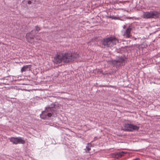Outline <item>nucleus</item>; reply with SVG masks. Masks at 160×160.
<instances>
[{"label": "nucleus", "mask_w": 160, "mask_h": 160, "mask_svg": "<svg viewBox=\"0 0 160 160\" xmlns=\"http://www.w3.org/2000/svg\"><path fill=\"white\" fill-rule=\"evenodd\" d=\"M35 38H36V40H40V38L39 37H38L37 36L35 35Z\"/></svg>", "instance_id": "a211bd4d"}, {"label": "nucleus", "mask_w": 160, "mask_h": 160, "mask_svg": "<svg viewBox=\"0 0 160 160\" xmlns=\"http://www.w3.org/2000/svg\"><path fill=\"white\" fill-rule=\"evenodd\" d=\"M84 150L85 151V152H86V150H87V149L86 148L84 149Z\"/></svg>", "instance_id": "b1692460"}, {"label": "nucleus", "mask_w": 160, "mask_h": 160, "mask_svg": "<svg viewBox=\"0 0 160 160\" xmlns=\"http://www.w3.org/2000/svg\"><path fill=\"white\" fill-rule=\"evenodd\" d=\"M126 18L127 19H132V17H127Z\"/></svg>", "instance_id": "6ab92c4d"}, {"label": "nucleus", "mask_w": 160, "mask_h": 160, "mask_svg": "<svg viewBox=\"0 0 160 160\" xmlns=\"http://www.w3.org/2000/svg\"><path fill=\"white\" fill-rule=\"evenodd\" d=\"M30 90H41V89H31ZM44 90H46L44 89Z\"/></svg>", "instance_id": "aec40b11"}, {"label": "nucleus", "mask_w": 160, "mask_h": 160, "mask_svg": "<svg viewBox=\"0 0 160 160\" xmlns=\"http://www.w3.org/2000/svg\"><path fill=\"white\" fill-rule=\"evenodd\" d=\"M126 59V57L124 55L117 56L116 59L112 60V64L118 68L125 65Z\"/></svg>", "instance_id": "7ed1b4c3"}, {"label": "nucleus", "mask_w": 160, "mask_h": 160, "mask_svg": "<svg viewBox=\"0 0 160 160\" xmlns=\"http://www.w3.org/2000/svg\"><path fill=\"white\" fill-rule=\"evenodd\" d=\"M123 28L125 29L126 28V26L125 25H124L123 27Z\"/></svg>", "instance_id": "4be33fe9"}, {"label": "nucleus", "mask_w": 160, "mask_h": 160, "mask_svg": "<svg viewBox=\"0 0 160 160\" xmlns=\"http://www.w3.org/2000/svg\"><path fill=\"white\" fill-rule=\"evenodd\" d=\"M91 144L90 143H88L87 144L86 146V149L87 150H86V152H89L91 150Z\"/></svg>", "instance_id": "ddd939ff"}, {"label": "nucleus", "mask_w": 160, "mask_h": 160, "mask_svg": "<svg viewBox=\"0 0 160 160\" xmlns=\"http://www.w3.org/2000/svg\"><path fill=\"white\" fill-rule=\"evenodd\" d=\"M51 117V114L49 112H48L45 110L42 112L40 115V118L44 119H48Z\"/></svg>", "instance_id": "1a4fd4ad"}, {"label": "nucleus", "mask_w": 160, "mask_h": 160, "mask_svg": "<svg viewBox=\"0 0 160 160\" xmlns=\"http://www.w3.org/2000/svg\"><path fill=\"white\" fill-rule=\"evenodd\" d=\"M126 153L122 151L118 153V155L119 156H123Z\"/></svg>", "instance_id": "dca6fc26"}, {"label": "nucleus", "mask_w": 160, "mask_h": 160, "mask_svg": "<svg viewBox=\"0 0 160 160\" xmlns=\"http://www.w3.org/2000/svg\"><path fill=\"white\" fill-rule=\"evenodd\" d=\"M37 2V0H24L22 1V4H28L30 5L35 4Z\"/></svg>", "instance_id": "9d476101"}, {"label": "nucleus", "mask_w": 160, "mask_h": 160, "mask_svg": "<svg viewBox=\"0 0 160 160\" xmlns=\"http://www.w3.org/2000/svg\"><path fill=\"white\" fill-rule=\"evenodd\" d=\"M34 31L32 30L30 32L27 33L26 35V38L27 41L31 43H33L34 42V39L35 37Z\"/></svg>", "instance_id": "39448f33"}, {"label": "nucleus", "mask_w": 160, "mask_h": 160, "mask_svg": "<svg viewBox=\"0 0 160 160\" xmlns=\"http://www.w3.org/2000/svg\"><path fill=\"white\" fill-rule=\"evenodd\" d=\"M78 57V54L75 53L68 52L63 54L57 53L53 61L56 64L60 63L62 61L65 63H68L74 61Z\"/></svg>", "instance_id": "f257e3e1"}, {"label": "nucleus", "mask_w": 160, "mask_h": 160, "mask_svg": "<svg viewBox=\"0 0 160 160\" xmlns=\"http://www.w3.org/2000/svg\"><path fill=\"white\" fill-rule=\"evenodd\" d=\"M10 89H11V88H9ZM11 89H13V87H11Z\"/></svg>", "instance_id": "5701e85b"}, {"label": "nucleus", "mask_w": 160, "mask_h": 160, "mask_svg": "<svg viewBox=\"0 0 160 160\" xmlns=\"http://www.w3.org/2000/svg\"><path fill=\"white\" fill-rule=\"evenodd\" d=\"M112 16H111V15H110V16H107V17L108 18H110V17H112Z\"/></svg>", "instance_id": "412c9836"}, {"label": "nucleus", "mask_w": 160, "mask_h": 160, "mask_svg": "<svg viewBox=\"0 0 160 160\" xmlns=\"http://www.w3.org/2000/svg\"><path fill=\"white\" fill-rule=\"evenodd\" d=\"M31 65H24L21 69V72H22L26 71H30L31 70Z\"/></svg>", "instance_id": "9b49d317"}, {"label": "nucleus", "mask_w": 160, "mask_h": 160, "mask_svg": "<svg viewBox=\"0 0 160 160\" xmlns=\"http://www.w3.org/2000/svg\"><path fill=\"white\" fill-rule=\"evenodd\" d=\"M110 18H111V19H118V18L114 15L112 16V17H110Z\"/></svg>", "instance_id": "f3484780"}, {"label": "nucleus", "mask_w": 160, "mask_h": 160, "mask_svg": "<svg viewBox=\"0 0 160 160\" xmlns=\"http://www.w3.org/2000/svg\"><path fill=\"white\" fill-rule=\"evenodd\" d=\"M54 107L55 104H51L50 106L46 107L45 109L48 112H49L51 114V116L54 114V113L55 111V108Z\"/></svg>", "instance_id": "6e6552de"}, {"label": "nucleus", "mask_w": 160, "mask_h": 160, "mask_svg": "<svg viewBox=\"0 0 160 160\" xmlns=\"http://www.w3.org/2000/svg\"><path fill=\"white\" fill-rule=\"evenodd\" d=\"M160 17V12L156 10L144 12L143 15L144 18H156Z\"/></svg>", "instance_id": "20e7f679"}, {"label": "nucleus", "mask_w": 160, "mask_h": 160, "mask_svg": "<svg viewBox=\"0 0 160 160\" xmlns=\"http://www.w3.org/2000/svg\"><path fill=\"white\" fill-rule=\"evenodd\" d=\"M139 128L137 125L132 124H125L124 128L122 130L125 131L132 132L134 130H138Z\"/></svg>", "instance_id": "423d86ee"}, {"label": "nucleus", "mask_w": 160, "mask_h": 160, "mask_svg": "<svg viewBox=\"0 0 160 160\" xmlns=\"http://www.w3.org/2000/svg\"><path fill=\"white\" fill-rule=\"evenodd\" d=\"M101 44L105 47L111 48L118 42V40L114 37L105 38L101 41Z\"/></svg>", "instance_id": "f03ea898"}, {"label": "nucleus", "mask_w": 160, "mask_h": 160, "mask_svg": "<svg viewBox=\"0 0 160 160\" xmlns=\"http://www.w3.org/2000/svg\"><path fill=\"white\" fill-rule=\"evenodd\" d=\"M132 28H130L129 27L126 30L125 32V34H126V37L127 38H130V33L131 31Z\"/></svg>", "instance_id": "f8f14e48"}, {"label": "nucleus", "mask_w": 160, "mask_h": 160, "mask_svg": "<svg viewBox=\"0 0 160 160\" xmlns=\"http://www.w3.org/2000/svg\"><path fill=\"white\" fill-rule=\"evenodd\" d=\"M9 140L11 142L15 144H17L18 143L23 144L25 143V141L22 138L20 137H11L9 138Z\"/></svg>", "instance_id": "0eeeda50"}, {"label": "nucleus", "mask_w": 160, "mask_h": 160, "mask_svg": "<svg viewBox=\"0 0 160 160\" xmlns=\"http://www.w3.org/2000/svg\"><path fill=\"white\" fill-rule=\"evenodd\" d=\"M41 30V28L38 26L37 25L35 27V29H33L32 31H34L35 33L37 34L38 32Z\"/></svg>", "instance_id": "4468645a"}, {"label": "nucleus", "mask_w": 160, "mask_h": 160, "mask_svg": "<svg viewBox=\"0 0 160 160\" xmlns=\"http://www.w3.org/2000/svg\"><path fill=\"white\" fill-rule=\"evenodd\" d=\"M141 48L142 49H143L145 48H146V47L147 46V45L146 43L144 42L141 45Z\"/></svg>", "instance_id": "2eb2a0df"}, {"label": "nucleus", "mask_w": 160, "mask_h": 160, "mask_svg": "<svg viewBox=\"0 0 160 160\" xmlns=\"http://www.w3.org/2000/svg\"><path fill=\"white\" fill-rule=\"evenodd\" d=\"M23 90H27V89H23Z\"/></svg>", "instance_id": "393cba45"}]
</instances>
